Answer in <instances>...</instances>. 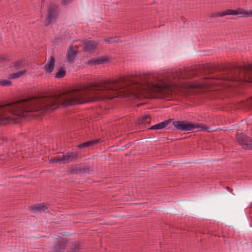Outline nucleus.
<instances>
[{"label":"nucleus","instance_id":"7c9ffc66","mask_svg":"<svg viewBox=\"0 0 252 252\" xmlns=\"http://www.w3.org/2000/svg\"><path fill=\"white\" fill-rule=\"evenodd\" d=\"M131 143H128V144L123 146L122 147V149L123 150H124V149H127V148H128L129 147L130 145H131Z\"/></svg>","mask_w":252,"mask_h":252},{"label":"nucleus","instance_id":"dca6fc26","mask_svg":"<svg viewBox=\"0 0 252 252\" xmlns=\"http://www.w3.org/2000/svg\"><path fill=\"white\" fill-rule=\"evenodd\" d=\"M241 10H242L241 8H238L236 10L227 9L225 11H221V14L219 15H221L222 17H223L225 15H236L241 14V13H242Z\"/></svg>","mask_w":252,"mask_h":252},{"label":"nucleus","instance_id":"412c9836","mask_svg":"<svg viewBox=\"0 0 252 252\" xmlns=\"http://www.w3.org/2000/svg\"><path fill=\"white\" fill-rule=\"evenodd\" d=\"M82 249V247L78 244H73L71 249L67 251V252H79V250Z\"/></svg>","mask_w":252,"mask_h":252},{"label":"nucleus","instance_id":"6e6552de","mask_svg":"<svg viewBox=\"0 0 252 252\" xmlns=\"http://www.w3.org/2000/svg\"><path fill=\"white\" fill-rule=\"evenodd\" d=\"M67 243V241L62 238L59 240L54 246L53 248V252H61L62 250H64L65 245Z\"/></svg>","mask_w":252,"mask_h":252},{"label":"nucleus","instance_id":"9d476101","mask_svg":"<svg viewBox=\"0 0 252 252\" xmlns=\"http://www.w3.org/2000/svg\"><path fill=\"white\" fill-rule=\"evenodd\" d=\"M78 155L77 152H68L63 155L64 163H69L77 159Z\"/></svg>","mask_w":252,"mask_h":252},{"label":"nucleus","instance_id":"f3484780","mask_svg":"<svg viewBox=\"0 0 252 252\" xmlns=\"http://www.w3.org/2000/svg\"><path fill=\"white\" fill-rule=\"evenodd\" d=\"M151 121V116L150 114L146 115L139 119L137 121L138 125L149 124Z\"/></svg>","mask_w":252,"mask_h":252},{"label":"nucleus","instance_id":"4468645a","mask_svg":"<svg viewBox=\"0 0 252 252\" xmlns=\"http://www.w3.org/2000/svg\"><path fill=\"white\" fill-rule=\"evenodd\" d=\"M99 141V139L92 140L79 144L76 147L79 149L89 148L94 146L95 144H97Z\"/></svg>","mask_w":252,"mask_h":252},{"label":"nucleus","instance_id":"aec40b11","mask_svg":"<svg viewBox=\"0 0 252 252\" xmlns=\"http://www.w3.org/2000/svg\"><path fill=\"white\" fill-rule=\"evenodd\" d=\"M50 162L52 163H58V162L64 163L63 155L62 157L55 156V157L52 158L50 160Z\"/></svg>","mask_w":252,"mask_h":252},{"label":"nucleus","instance_id":"a211bd4d","mask_svg":"<svg viewBox=\"0 0 252 252\" xmlns=\"http://www.w3.org/2000/svg\"><path fill=\"white\" fill-rule=\"evenodd\" d=\"M66 73V70L65 68L63 66L60 67L57 73H56L55 76L57 78H63Z\"/></svg>","mask_w":252,"mask_h":252},{"label":"nucleus","instance_id":"2f4dec72","mask_svg":"<svg viewBox=\"0 0 252 252\" xmlns=\"http://www.w3.org/2000/svg\"><path fill=\"white\" fill-rule=\"evenodd\" d=\"M226 189H227L228 190H229V189H230L229 187H226Z\"/></svg>","mask_w":252,"mask_h":252},{"label":"nucleus","instance_id":"c85d7f7f","mask_svg":"<svg viewBox=\"0 0 252 252\" xmlns=\"http://www.w3.org/2000/svg\"><path fill=\"white\" fill-rule=\"evenodd\" d=\"M221 14V11L217 12V13H213L211 14V17H222L221 15H219Z\"/></svg>","mask_w":252,"mask_h":252},{"label":"nucleus","instance_id":"4be33fe9","mask_svg":"<svg viewBox=\"0 0 252 252\" xmlns=\"http://www.w3.org/2000/svg\"><path fill=\"white\" fill-rule=\"evenodd\" d=\"M23 61L21 60L14 62L13 63V67L16 69H21L23 66Z\"/></svg>","mask_w":252,"mask_h":252},{"label":"nucleus","instance_id":"a878e982","mask_svg":"<svg viewBox=\"0 0 252 252\" xmlns=\"http://www.w3.org/2000/svg\"><path fill=\"white\" fill-rule=\"evenodd\" d=\"M241 10L242 13H241V14H244L245 17H252V10L248 11L243 8H241Z\"/></svg>","mask_w":252,"mask_h":252},{"label":"nucleus","instance_id":"7ed1b4c3","mask_svg":"<svg viewBox=\"0 0 252 252\" xmlns=\"http://www.w3.org/2000/svg\"><path fill=\"white\" fill-rule=\"evenodd\" d=\"M236 139L240 145L245 146L244 147V149L246 150L252 149V143H249V142L251 141V139L246 134L243 132H237L236 134Z\"/></svg>","mask_w":252,"mask_h":252},{"label":"nucleus","instance_id":"9b49d317","mask_svg":"<svg viewBox=\"0 0 252 252\" xmlns=\"http://www.w3.org/2000/svg\"><path fill=\"white\" fill-rule=\"evenodd\" d=\"M173 121V119H169L163 122L156 124L151 126L149 129H162L165 128L171 122Z\"/></svg>","mask_w":252,"mask_h":252},{"label":"nucleus","instance_id":"20e7f679","mask_svg":"<svg viewBox=\"0 0 252 252\" xmlns=\"http://www.w3.org/2000/svg\"><path fill=\"white\" fill-rule=\"evenodd\" d=\"M58 8L56 5H51L48 8V14L45 20V25H49L52 20L56 19L58 16Z\"/></svg>","mask_w":252,"mask_h":252},{"label":"nucleus","instance_id":"ddd939ff","mask_svg":"<svg viewBox=\"0 0 252 252\" xmlns=\"http://www.w3.org/2000/svg\"><path fill=\"white\" fill-rule=\"evenodd\" d=\"M55 59L53 56L49 58L48 62L44 66V69L46 72L51 73L54 68Z\"/></svg>","mask_w":252,"mask_h":252},{"label":"nucleus","instance_id":"5701e85b","mask_svg":"<svg viewBox=\"0 0 252 252\" xmlns=\"http://www.w3.org/2000/svg\"><path fill=\"white\" fill-rule=\"evenodd\" d=\"M11 82L8 80H0V85L2 86H10L11 85Z\"/></svg>","mask_w":252,"mask_h":252},{"label":"nucleus","instance_id":"f03ea898","mask_svg":"<svg viewBox=\"0 0 252 252\" xmlns=\"http://www.w3.org/2000/svg\"><path fill=\"white\" fill-rule=\"evenodd\" d=\"M175 129L182 131H191L196 129L195 131L211 132L210 128L205 125L200 123L194 124L187 120L177 121L173 122Z\"/></svg>","mask_w":252,"mask_h":252},{"label":"nucleus","instance_id":"f257e3e1","mask_svg":"<svg viewBox=\"0 0 252 252\" xmlns=\"http://www.w3.org/2000/svg\"><path fill=\"white\" fill-rule=\"evenodd\" d=\"M198 70L211 73L218 71L220 73L215 77H206L204 84H198L194 86L202 88L204 86H220L222 87H237L241 83L252 81V64L239 65L234 63L224 65H215L211 63L198 65V67H185L177 70L174 76L175 79H185L193 77L198 73Z\"/></svg>","mask_w":252,"mask_h":252},{"label":"nucleus","instance_id":"6ab92c4d","mask_svg":"<svg viewBox=\"0 0 252 252\" xmlns=\"http://www.w3.org/2000/svg\"><path fill=\"white\" fill-rule=\"evenodd\" d=\"M26 70L19 71L16 73H13L9 75V79H15L18 78L26 73Z\"/></svg>","mask_w":252,"mask_h":252},{"label":"nucleus","instance_id":"393cba45","mask_svg":"<svg viewBox=\"0 0 252 252\" xmlns=\"http://www.w3.org/2000/svg\"><path fill=\"white\" fill-rule=\"evenodd\" d=\"M3 125V105L0 106V126Z\"/></svg>","mask_w":252,"mask_h":252},{"label":"nucleus","instance_id":"39448f33","mask_svg":"<svg viewBox=\"0 0 252 252\" xmlns=\"http://www.w3.org/2000/svg\"><path fill=\"white\" fill-rule=\"evenodd\" d=\"M70 172L71 174H92L94 170L88 166L77 164L71 166Z\"/></svg>","mask_w":252,"mask_h":252},{"label":"nucleus","instance_id":"1a4fd4ad","mask_svg":"<svg viewBox=\"0 0 252 252\" xmlns=\"http://www.w3.org/2000/svg\"><path fill=\"white\" fill-rule=\"evenodd\" d=\"M84 44L83 50L85 52H92L96 49L98 42L94 40H89L85 42Z\"/></svg>","mask_w":252,"mask_h":252},{"label":"nucleus","instance_id":"f8f14e48","mask_svg":"<svg viewBox=\"0 0 252 252\" xmlns=\"http://www.w3.org/2000/svg\"><path fill=\"white\" fill-rule=\"evenodd\" d=\"M78 51L74 50L72 45H70L67 52L66 58L69 62H72L78 53Z\"/></svg>","mask_w":252,"mask_h":252},{"label":"nucleus","instance_id":"cd10ccee","mask_svg":"<svg viewBox=\"0 0 252 252\" xmlns=\"http://www.w3.org/2000/svg\"><path fill=\"white\" fill-rule=\"evenodd\" d=\"M5 61H9L8 57L4 55H0V63H1Z\"/></svg>","mask_w":252,"mask_h":252},{"label":"nucleus","instance_id":"2eb2a0df","mask_svg":"<svg viewBox=\"0 0 252 252\" xmlns=\"http://www.w3.org/2000/svg\"><path fill=\"white\" fill-rule=\"evenodd\" d=\"M108 61V58L106 57H100L97 59L93 58L87 62V64H104Z\"/></svg>","mask_w":252,"mask_h":252},{"label":"nucleus","instance_id":"bb28decb","mask_svg":"<svg viewBox=\"0 0 252 252\" xmlns=\"http://www.w3.org/2000/svg\"><path fill=\"white\" fill-rule=\"evenodd\" d=\"M245 106L250 108L252 107V97L247 100L244 103Z\"/></svg>","mask_w":252,"mask_h":252},{"label":"nucleus","instance_id":"0eeeda50","mask_svg":"<svg viewBox=\"0 0 252 252\" xmlns=\"http://www.w3.org/2000/svg\"><path fill=\"white\" fill-rule=\"evenodd\" d=\"M167 86L166 85H164L158 88L159 92L158 96V98L165 99L171 97V94L167 91Z\"/></svg>","mask_w":252,"mask_h":252},{"label":"nucleus","instance_id":"423d86ee","mask_svg":"<svg viewBox=\"0 0 252 252\" xmlns=\"http://www.w3.org/2000/svg\"><path fill=\"white\" fill-rule=\"evenodd\" d=\"M28 210L30 211L33 213L41 212L42 211L44 213H47L49 211H47L48 210V207L45 205V203H37L33 205L29 206Z\"/></svg>","mask_w":252,"mask_h":252},{"label":"nucleus","instance_id":"b1692460","mask_svg":"<svg viewBox=\"0 0 252 252\" xmlns=\"http://www.w3.org/2000/svg\"><path fill=\"white\" fill-rule=\"evenodd\" d=\"M119 40V38L117 36H115V37H109L105 38L104 41L105 42L108 43H112L118 41Z\"/></svg>","mask_w":252,"mask_h":252},{"label":"nucleus","instance_id":"c756f323","mask_svg":"<svg viewBox=\"0 0 252 252\" xmlns=\"http://www.w3.org/2000/svg\"><path fill=\"white\" fill-rule=\"evenodd\" d=\"M73 0H62L63 5H65L68 3L72 2Z\"/></svg>","mask_w":252,"mask_h":252}]
</instances>
